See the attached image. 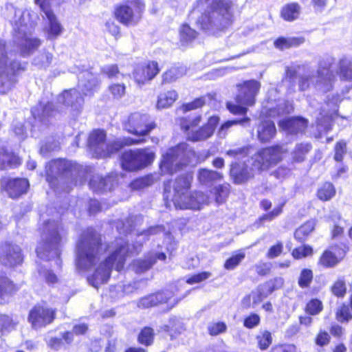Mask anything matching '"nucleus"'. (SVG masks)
Wrapping results in <instances>:
<instances>
[{"instance_id":"obj_1","label":"nucleus","mask_w":352,"mask_h":352,"mask_svg":"<svg viewBox=\"0 0 352 352\" xmlns=\"http://www.w3.org/2000/svg\"><path fill=\"white\" fill-rule=\"evenodd\" d=\"M287 152V148L280 145L259 150L252 155L249 161L252 167L245 162L232 164L230 176L235 184H244L254 177L256 171L264 170L277 164Z\"/></svg>"},{"instance_id":"obj_2","label":"nucleus","mask_w":352,"mask_h":352,"mask_svg":"<svg viewBox=\"0 0 352 352\" xmlns=\"http://www.w3.org/2000/svg\"><path fill=\"white\" fill-rule=\"evenodd\" d=\"M113 249L111 255L100 263L94 274L88 278L89 283L93 287L98 288L100 285L107 283L113 267H115L118 271L121 270L126 257L133 253L138 254L140 251L136 246H133V250H129L127 243L123 239H119L115 241Z\"/></svg>"},{"instance_id":"obj_3","label":"nucleus","mask_w":352,"mask_h":352,"mask_svg":"<svg viewBox=\"0 0 352 352\" xmlns=\"http://www.w3.org/2000/svg\"><path fill=\"white\" fill-rule=\"evenodd\" d=\"M105 250L106 247L101 243L100 236L94 229L88 228L82 233L77 243V267L86 270L96 266Z\"/></svg>"},{"instance_id":"obj_4","label":"nucleus","mask_w":352,"mask_h":352,"mask_svg":"<svg viewBox=\"0 0 352 352\" xmlns=\"http://www.w3.org/2000/svg\"><path fill=\"white\" fill-rule=\"evenodd\" d=\"M67 232L62 223L57 221L45 223L43 234V242L36 248L37 256L42 260L56 258V264L60 267V248L66 241Z\"/></svg>"},{"instance_id":"obj_5","label":"nucleus","mask_w":352,"mask_h":352,"mask_svg":"<svg viewBox=\"0 0 352 352\" xmlns=\"http://www.w3.org/2000/svg\"><path fill=\"white\" fill-rule=\"evenodd\" d=\"M196 9L204 12L200 22L204 29H224L232 23L229 2L221 0H198Z\"/></svg>"},{"instance_id":"obj_6","label":"nucleus","mask_w":352,"mask_h":352,"mask_svg":"<svg viewBox=\"0 0 352 352\" xmlns=\"http://www.w3.org/2000/svg\"><path fill=\"white\" fill-rule=\"evenodd\" d=\"M193 176L186 173L179 176L173 183L172 201L176 208L199 210L209 202V198L202 192H190Z\"/></svg>"},{"instance_id":"obj_7","label":"nucleus","mask_w":352,"mask_h":352,"mask_svg":"<svg viewBox=\"0 0 352 352\" xmlns=\"http://www.w3.org/2000/svg\"><path fill=\"white\" fill-rule=\"evenodd\" d=\"M37 15L30 10H16L13 21L14 29L18 32L21 38L20 47L23 55L32 53L38 47L41 42L38 38L31 36V33L36 24Z\"/></svg>"},{"instance_id":"obj_8","label":"nucleus","mask_w":352,"mask_h":352,"mask_svg":"<svg viewBox=\"0 0 352 352\" xmlns=\"http://www.w3.org/2000/svg\"><path fill=\"white\" fill-rule=\"evenodd\" d=\"M333 63L332 58L322 60L320 61L316 75L311 77L308 76H302L299 80V87L301 91L309 88L310 84H312L315 89L322 93H327L331 91L336 81V76L331 69Z\"/></svg>"},{"instance_id":"obj_9","label":"nucleus","mask_w":352,"mask_h":352,"mask_svg":"<svg viewBox=\"0 0 352 352\" xmlns=\"http://www.w3.org/2000/svg\"><path fill=\"white\" fill-rule=\"evenodd\" d=\"M194 156V151L187 143H180L162 155L160 170L164 174H173L182 166L186 165Z\"/></svg>"},{"instance_id":"obj_10","label":"nucleus","mask_w":352,"mask_h":352,"mask_svg":"<svg viewBox=\"0 0 352 352\" xmlns=\"http://www.w3.org/2000/svg\"><path fill=\"white\" fill-rule=\"evenodd\" d=\"M260 87V83L254 80L245 82L241 85L239 94L236 96L238 104L228 102V109L233 114H245L247 109L242 105L252 106L254 104L255 97L259 91Z\"/></svg>"},{"instance_id":"obj_11","label":"nucleus","mask_w":352,"mask_h":352,"mask_svg":"<svg viewBox=\"0 0 352 352\" xmlns=\"http://www.w3.org/2000/svg\"><path fill=\"white\" fill-rule=\"evenodd\" d=\"M155 157V152L148 148L126 151L121 157V166L126 170H138L150 165Z\"/></svg>"},{"instance_id":"obj_12","label":"nucleus","mask_w":352,"mask_h":352,"mask_svg":"<svg viewBox=\"0 0 352 352\" xmlns=\"http://www.w3.org/2000/svg\"><path fill=\"white\" fill-rule=\"evenodd\" d=\"M21 69V65L17 61H12L7 65L5 54V42L0 41V94L9 92L15 83L14 76Z\"/></svg>"},{"instance_id":"obj_13","label":"nucleus","mask_w":352,"mask_h":352,"mask_svg":"<svg viewBox=\"0 0 352 352\" xmlns=\"http://www.w3.org/2000/svg\"><path fill=\"white\" fill-rule=\"evenodd\" d=\"M144 7L141 0H127L116 8L115 16L122 24H135L141 18Z\"/></svg>"},{"instance_id":"obj_14","label":"nucleus","mask_w":352,"mask_h":352,"mask_svg":"<svg viewBox=\"0 0 352 352\" xmlns=\"http://www.w3.org/2000/svg\"><path fill=\"white\" fill-rule=\"evenodd\" d=\"M106 135L103 131H94L89 135V147L95 157H106L113 152L119 150L122 144L115 142L112 144L105 142Z\"/></svg>"},{"instance_id":"obj_15","label":"nucleus","mask_w":352,"mask_h":352,"mask_svg":"<svg viewBox=\"0 0 352 352\" xmlns=\"http://www.w3.org/2000/svg\"><path fill=\"white\" fill-rule=\"evenodd\" d=\"M124 129L137 136H144L155 127L147 114L140 112L131 113L124 123Z\"/></svg>"},{"instance_id":"obj_16","label":"nucleus","mask_w":352,"mask_h":352,"mask_svg":"<svg viewBox=\"0 0 352 352\" xmlns=\"http://www.w3.org/2000/svg\"><path fill=\"white\" fill-rule=\"evenodd\" d=\"M76 172V165L65 160L52 161L46 167V179L50 185L54 186V180L61 179L60 175L72 177Z\"/></svg>"},{"instance_id":"obj_17","label":"nucleus","mask_w":352,"mask_h":352,"mask_svg":"<svg viewBox=\"0 0 352 352\" xmlns=\"http://www.w3.org/2000/svg\"><path fill=\"white\" fill-rule=\"evenodd\" d=\"M23 256L21 248L11 242L0 244V264L12 267L22 263Z\"/></svg>"},{"instance_id":"obj_18","label":"nucleus","mask_w":352,"mask_h":352,"mask_svg":"<svg viewBox=\"0 0 352 352\" xmlns=\"http://www.w3.org/2000/svg\"><path fill=\"white\" fill-rule=\"evenodd\" d=\"M219 121V118L216 116H210L208 122L201 128L198 129H192L186 133V137L189 140L193 142L202 141L210 138L215 130Z\"/></svg>"},{"instance_id":"obj_19","label":"nucleus","mask_w":352,"mask_h":352,"mask_svg":"<svg viewBox=\"0 0 352 352\" xmlns=\"http://www.w3.org/2000/svg\"><path fill=\"white\" fill-rule=\"evenodd\" d=\"M1 184L12 198L19 197L25 193L29 186L28 181L25 179L4 178L1 180Z\"/></svg>"},{"instance_id":"obj_20","label":"nucleus","mask_w":352,"mask_h":352,"mask_svg":"<svg viewBox=\"0 0 352 352\" xmlns=\"http://www.w3.org/2000/svg\"><path fill=\"white\" fill-rule=\"evenodd\" d=\"M159 72L157 63L151 61L146 65L137 67L134 71L133 76L138 84H144L153 79Z\"/></svg>"},{"instance_id":"obj_21","label":"nucleus","mask_w":352,"mask_h":352,"mask_svg":"<svg viewBox=\"0 0 352 352\" xmlns=\"http://www.w3.org/2000/svg\"><path fill=\"white\" fill-rule=\"evenodd\" d=\"M54 318L52 309H31L28 320L34 329H38L51 323Z\"/></svg>"},{"instance_id":"obj_22","label":"nucleus","mask_w":352,"mask_h":352,"mask_svg":"<svg viewBox=\"0 0 352 352\" xmlns=\"http://www.w3.org/2000/svg\"><path fill=\"white\" fill-rule=\"evenodd\" d=\"M60 103L71 107L74 111H78L83 104V97L77 89H72L63 91L58 98Z\"/></svg>"},{"instance_id":"obj_23","label":"nucleus","mask_w":352,"mask_h":352,"mask_svg":"<svg viewBox=\"0 0 352 352\" xmlns=\"http://www.w3.org/2000/svg\"><path fill=\"white\" fill-rule=\"evenodd\" d=\"M280 127L290 134L302 133L307 126V121L302 118L284 119L279 122Z\"/></svg>"},{"instance_id":"obj_24","label":"nucleus","mask_w":352,"mask_h":352,"mask_svg":"<svg viewBox=\"0 0 352 352\" xmlns=\"http://www.w3.org/2000/svg\"><path fill=\"white\" fill-rule=\"evenodd\" d=\"M44 14L48 20V25L45 28L46 37L50 40L56 39L62 34L63 28L52 10H47Z\"/></svg>"},{"instance_id":"obj_25","label":"nucleus","mask_w":352,"mask_h":352,"mask_svg":"<svg viewBox=\"0 0 352 352\" xmlns=\"http://www.w3.org/2000/svg\"><path fill=\"white\" fill-rule=\"evenodd\" d=\"M17 289L11 280L4 275H0V306L6 305L10 301L11 295Z\"/></svg>"},{"instance_id":"obj_26","label":"nucleus","mask_w":352,"mask_h":352,"mask_svg":"<svg viewBox=\"0 0 352 352\" xmlns=\"http://www.w3.org/2000/svg\"><path fill=\"white\" fill-rule=\"evenodd\" d=\"M166 257L163 252H151L146 259L134 261L133 267L137 273H142L150 269L155 263L157 258L164 261Z\"/></svg>"},{"instance_id":"obj_27","label":"nucleus","mask_w":352,"mask_h":352,"mask_svg":"<svg viewBox=\"0 0 352 352\" xmlns=\"http://www.w3.org/2000/svg\"><path fill=\"white\" fill-rule=\"evenodd\" d=\"M98 84L97 77L89 72H85L82 73L80 76L78 88L83 95L86 96L91 94Z\"/></svg>"},{"instance_id":"obj_28","label":"nucleus","mask_w":352,"mask_h":352,"mask_svg":"<svg viewBox=\"0 0 352 352\" xmlns=\"http://www.w3.org/2000/svg\"><path fill=\"white\" fill-rule=\"evenodd\" d=\"M114 186V179L112 176H107L105 178L96 175L92 177L89 182L90 188L96 192H105L111 190Z\"/></svg>"},{"instance_id":"obj_29","label":"nucleus","mask_w":352,"mask_h":352,"mask_svg":"<svg viewBox=\"0 0 352 352\" xmlns=\"http://www.w3.org/2000/svg\"><path fill=\"white\" fill-rule=\"evenodd\" d=\"M276 129L274 123L271 120L262 121L258 126L257 138L262 142L271 140L276 135Z\"/></svg>"},{"instance_id":"obj_30","label":"nucleus","mask_w":352,"mask_h":352,"mask_svg":"<svg viewBox=\"0 0 352 352\" xmlns=\"http://www.w3.org/2000/svg\"><path fill=\"white\" fill-rule=\"evenodd\" d=\"M337 74L341 81L352 82V60L341 59L338 63Z\"/></svg>"},{"instance_id":"obj_31","label":"nucleus","mask_w":352,"mask_h":352,"mask_svg":"<svg viewBox=\"0 0 352 352\" xmlns=\"http://www.w3.org/2000/svg\"><path fill=\"white\" fill-rule=\"evenodd\" d=\"M223 178V175L217 171L201 168L198 170L197 179L201 184L208 185Z\"/></svg>"},{"instance_id":"obj_32","label":"nucleus","mask_w":352,"mask_h":352,"mask_svg":"<svg viewBox=\"0 0 352 352\" xmlns=\"http://www.w3.org/2000/svg\"><path fill=\"white\" fill-rule=\"evenodd\" d=\"M167 298L163 293H157L155 294L148 295L140 299L138 307L142 308H149L158 306L163 302H166Z\"/></svg>"},{"instance_id":"obj_33","label":"nucleus","mask_w":352,"mask_h":352,"mask_svg":"<svg viewBox=\"0 0 352 352\" xmlns=\"http://www.w3.org/2000/svg\"><path fill=\"white\" fill-rule=\"evenodd\" d=\"M177 97V93L175 90H168L161 93L158 96L157 107L158 109L168 108L173 105Z\"/></svg>"},{"instance_id":"obj_34","label":"nucleus","mask_w":352,"mask_h":352,"mask_svg":"<svg viewBox=\"0 0 352 352\" xmlns=\"http://www.w3.org/2000/svg\"><path fill=\"white\" fill-rule=\"evenodd\" d=\"M160 179L157 174L148 175L142 177L135 179L131 184V188L133 190H140L151 186Z\"/></svg>"},{"instance_id":"obj_35","label":"nucleus","mask_w":352,"mask_h":352,"mask_svg":"<svg viewBox=\"0 0 352 352\" xmlns=\"http://www.w3.org/2000/svg\"><path fill=\"white\" fill-rule=\"evenodd\" d=\"M186 69L183 66H174L162 75V82L170 83L175 81L186 74Z\"/></svg>"},{"instance_id":"obj_36","label":"nucleus","mask_w":352,"mask_h":352,"mask_svg":"<svg viewBox=\"0 0 352 352\" xmlns=\"http://www.w3.org/2000/svg\"><path fill=\"white\" fill-rule=\"evenodd\" d=\"M305 42L303 37L279 38L274 42L276 48L285 50L292 47H298Z\"/></svg>"},{"instance_id":"obj_37","label":"nucleus","mask_w":352,"mask_h":352,"mask_svg":"<svg viewBox=\"0 0 352 352\" xmlns=\"http://www.w3.org/2000/svg\"><path fill=\"white\" fill-rule=\"evenodd\" d=\"M250 120L249 118H245L241 120H228L224 122L219 128L217 135L221 138H225L228 134L229 129L233 126L240 124L245 126L250 124Z\"/></svg>"},{"instance_id":"obj_38","label":"nucleus","mask_w":352,"mask_h":352,"mask_svg":"<svg viewBox=\"0 0 352 352\" xmlns=\"http://www.w3.org/2000/svg\"><path fill=\"white\" fill-rule=\"evenodd\" d=\"M300 8L296 3H289L282 8L281 16L286 21H294L298 17Z\"/></svg>"},{"instance_id":"obj_39","label":"nucleus","mask_w":352,"mask_h":352,"mask_svg":"<svg viewBox=\"0 0 352 352\" xmlns=\"http://www.w3.org/2000/svg\"><path fill=\"white\" fill-rule=\"evenodd\" d=\"M339 263V258L333 255V251L325 250L320 257L318 264L325 268L333 267Z\"/></svg>"},{"instance_id":"obj_40","label":"nucleus","mask_w":352,"mask_h":352,"mask_svg":"<svg viewBox=\"0 0 352 352\" xmlns=\"http://www.w3.org/2000/svg\"><path fill=\"white\" fill-rule=\"evenodd\" d=\"M257 346L262 351L266 350L272 343V333L267 330H261L256 336Z\"/></svg>"},{"instance_id":"obj_41","label":"nucleus","mask_w":352,"mask_h":352,"mask_svg":"<svg viewBox=\"0 0 352 352\" xmlns=\"http://www.w3.org/2000/svg\"><path fill=\"white\" fill-rule=\"evenodd\" d=\"M311 146L309 143H300L296 144L292 155V158L296 162L304 161L306 155L310 151Z\"/></svg>"},{"instance_id":"obj_42","label":"nucleus","mask_w":352,"mask_h":352,"mask_svg":"<svg viewBox=\"0 0 352 352\" xmlns=\"http://www.w3.org/2000/svg\"><path fill=\"white\" fill-rule=\"evenodd\" d=\"M315 225V221L313 220L306 222L296 230L295 238L299 241L304 240L314 230Z\"/></svg>"},{"instance_id":"obj_43","label":"nucleus","mask_w":352,"mask_h":352,"mask_svg":"<svg viewBox=\"0 0 352 352\" xmlns=\"http://www.w3.org/2000/svg\"><path fill=\"white\" fill-rule=\"evenodd\" d=\"M52 104L50 102L45 106H43L41 103L37 107H35L32 109V116L35 118L43 120L45 117L50 116L52 115L51 111L52 110Z\"/></svg>"},{"instance_id":"obj_44","label":"nucleus","mask_w":352,"mask_h":352,"mask_svg":"<svg viewBox=\"0 0 352 352\" xmlns=\"http://www.w3.org/2000/svg\"><path fill=\"white\" fill-rule=\"evenodd\" d=\"M331 219L334 223L333 229L332 230V236L333 238L339 236L343 232L344 221L341 219L340 213L337 211H333L331 214Z\"/></svg>"},{"instance_id":"obj_45","label":"nucleus","mask_w":352,"mask_h":352,"mask_svg":"<svg viewBox=\"0 0 352 352\" xmlns=\"http://www.w3.org/2000/svg\"><path fill=\"white\" fill-rule=\"evenodd\" d=\"M215 197V201L219 204L224 202L230 192L229 184H223L216 186L212 190Z\"/></svg>"},{"instance_id":"obj_46","label":"nucleus","mask_w":352,"mask_h":352,"mask_svg":"<svg viewBox=\"0 0 352 352\" xmlns=\"http://www.w3.org/2000/svg\"><path fill=\"white\" fill-rule=\"evenodd\" d=\"M336 194V190L331 183H325L318 191V197L322 201L331 199Z\"/></svg>"},{"instance_id":"obj_47","label":"nucleus","mask_w":352,"mask_h":352,"mask_svg":"<svg viewBox=\"0 0 352 352\" xmlns=\"http://www.w3.org/2000/svg\"><path fill=\"white\" fill-rule=\"evenodd\" d=\"M313 272L310 269H303L301 270L298 278V284L301 288L309 287L313 280Z\"/></svg>"},{"instance_id":"obj_48","label":"nucleus","mask_w":352,"mask_h":352,"mask_svg":"<svg viewBox=\"0 0 352 352\" xmlns=\"http://www.w3.org/2000/svg\"><path fill=\"white\" fill-rule=\"evenodd\" d=\"M197 36V32L188 25H184L180 29V39L182 42L188 43Z\"/></svg>"},{"instance_id":"obj_49","label":"nucleus","mask_w":352,"mask_h":352,"mask_svg":"<svg viewBox=\"0 0 352 352\" xmlns=\"http://www.w3.org/2000/svg\"><path fill=\"white\" fill-rule=\"evenodd\" d=\"M245 258V254L242 252L236 253L229 258L224 264L226 270H231L234 269Z\"/></svg>"},{"instance_id":"obj_50","label":"nucleus","mask_w":352,"mask_h":352,"mask_svg":"<svg viewBox=\"0 0 352 352\" xmlns=\"http://www.w3.org/2000/svg\"><path fill=\"white\" fill-rule=\"evenodd\" d=\"M206 103V96H202L198 98H196L195 100H193L191 102H188L186 104H184L181 107L180 109L184 112H188L189 111L195 110L198 108L204 106Z\"/></svg>"},{"instance_id":"obj_51","label":"nucleus","mask_w":352,"mask_h":352,"mask_svg":"<svg viewBox=\"0 0 352 352\" xmlns=\"http://www.w3.org/2000/svg\"><path fill=\"white\" fill-rule=\"evenodd\" d=\"M153 340V330L149 327H145L142 330L139 336L138 341L146 346L150 345Z\"/></svg>"},{"instance_id":"obj_52","label":"nucleus","mask_w":352,"mask_h":352,"mask_svg":"<svg viewBox=\"0 0 352 352\" xmlns=\"http://www.w3.org/2000/svg\"><path fill=\"white\" fill-rule=\"evenodd\" d=\"M109 91L114 99H120L125 95L126 87L124 84H112L109 87Z\"/></svg>"},{"instance_id":"obj_53","label":"nucleus","mask_w":352,"mask_h":352,"mask_svg":"<svg viewBox=\"0 0 352 352\" xmlns=\"http://www.w3.org/2000/svg\"><path fill=\"white\" fill-rule=\"evenodd\" d=\"M293 109V107L290 103L285 101H281L276 109H270V115L274 116L276 114L282 115L285 113H289Z\"/></svg>"},{"instance_id":"obj_54","label":"nucleus","mask_w":352,"mask_h":352,"mask_svg":"<svg viewBox=\"0 0 352 352\" xmlns=\"http://www.w3.org/2000/svg\"><path fill=\"white\" fill-rule=\"evenodd\" d=\"M313 250L309 245H303L296 248L292 252V256L296 259H300L312 254Z\"/></svg>"},{"instance_id":"obj_55","label":"nucleus","mask_w":352,"mask_h":352,"mask_svg":"<svg viewBox=\"0 0 352 352\" xmlns=\"http://www.w3.org/2000/svg\"><path fill=\"white\" fill-rule=\"evenodd\" d=\"M346 153V144L344 141H340L337 142L335 146V155L334 160L336 162H342L344 157V155Z\"/></svg>"},{"instance_id":"obj_56","label":"nucleus","mask_w":352,"mask_h":352,"mask_svg":"<svg viewBox=\"0 0 352 352\" xmlns=\"http://www.w3.org/2000/svg\"><path fill=\"white\" fill-rule=\"evenodd\" d=\"M250 147H239L229 149L226 152V155L231 157H240L252 153Z\"/></svg>"},{"instance_id":"obj_57","label":"nucleus","mask_w":352,"mask_h":352,"mask_svg":"<svg viewBox=\"0 0 352 352\" xmlns=\"http://www.w3.org/2000/svg\"><path fill=\"white\" fill-rule=\"evenodd\" d=\"M346 291L345 282L343 279L337 280L331 287L333 294L338 297L343 296Z\"/></svg>"},{"instance_id":"obj_58","label":"nucleus","mask_w":352,"mask_h":352,"mask_svg":"<svg viewBox=\"0 0 352 352\" xmlns=\"http://www.w3.org/2000/svg\"><path fill=\"white\" fill-rule=\"evenodd\" d=\"M201 120L200 116H197L191 121H188L185 119L182 120L180 125L181 128L185 133H187L188 131L192 130V129H195L197 126L199 125Z\"/></svg>"},{"instance_id":"obj_59","label":"nucleus","mask_w":352,"mask_h":352,"mask_svg":"<svg viewBox=\"0 0 352 352\" xmlns=\"http://www.w3.org/2000/svg\"><path fill=\"white\" fill-rule=\"evenodd\" d=\"M211 275V273L209 272H203L189 277L186 280V283L190 285L198 283L209 278Z\"/></svg>"},{"instance_id":"obj_60","label":"nucleus","mask_w":352,"mask_h":352,"mask_svg":"<svg viewBox=\"0 0 352 352\" xmlns=\"http://www.w3.org/2000/svg\"><path fill=\"white\" fill-rule=\"evenodd\" d=\"M10 159V153L0 145V170L5 168L7 165L11 163Z\"/></svg>"},{"instance_id":"obj_61","label":"nucleus","mask_w":352,"mask_h":352,"mask_svg":"<svg viewBox=\"0 0 352 352\" xmlns=\"http://www.w3.org/2000/svg\"><path fill=\"white\" fill-rule=\"evenodd\" d=\"M284 285V279L282 277H276L273 280L267 282L263 287L269 289L270 292L278 289Z\"/></svg>"},{"instance_id":"obj_62","label":"nucleus","mask_w":352,"mask_h":352,"mask_svg":"<svg viewBox=\"0 0 352 352\" xmlns=\"http://www.w3.org/2000/svg\"><path fill=\"white\" fill-rule=\"evenodd\" d=\"M167 327V331L169 333L172 339L176 338L178 335L185 331L184 325L179 322L174 324H171L170 326H168Z\"/></svg>"},{"instance_id":"obj_63","label":"nucleus","mask_w":352,"mask_h":352,"mask_svg":"<svg viewBox=\"0 0 352 352\" xmlns=\"http://www.w3.org/2000/svg\"><path fill=\"white\" fill-rule=\"evenodd\" d=\"M208 329L210 335L217 336L226 331V325L223 322H219L210 324Z\"/></svg>"},{"instance_id":"obj_64","label":"nucleus","mask_w":352,"mask_h":352,"mask_svg":"<svg viewBox=\"0 0 352 352\" xmlns=\"http://www.w3.org/2000/svg\"><path fill=\"white\" fill-rule=\"evenodd\" d=\"M336 316L339 322H348L352 318V309H337Z\"/></svg>"}]
</instances>
